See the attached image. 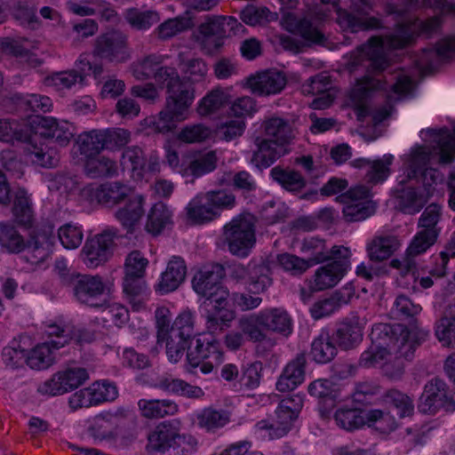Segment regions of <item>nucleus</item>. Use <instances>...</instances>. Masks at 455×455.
Returning <instances> with one entry per match:
<instances>
[{"mask_svg": "<svg viewBox=\"0 0 455 455\" xmlns=\"http://www.w3.org/2000/svg\"><path fill=\"white\" fill-rule=\"evenodd\" d=\"M31 133L28 127L19 124L15 121L0 120V140L14 144L25 143V148L30 143Z\"/></svg>", "mask_w": 455, "mask_h": 455, "instance_id": "52", "label": "nucleus"}, {"mask_svg": "<svg viewBox=\"0 0 455 455\" xmlns=\"http://www.w3.org/2000/svg\"><path fill=\"white\" fill-rule=\"evenodd\" d=\"M437 240L435 234L426 233V231H419L406 251L404 264L408 270L415 267L413 258L427 251Z\"/></svg>", "mask_w": 455, "mask_h": 455, "instance_id": "46", "label": "nucleus"}, {"mask_svg": "<svg viewBox=\"0 0 455 455\" xmlns=\"http://www.w3.org/2000/svg\"><path fill=\"white\" fill-rule=\"evenodd\" d=\"M12 213L16 221L24 227H29L32 224L34 214L31 202L23 189H19L15 193Z\"/></svg>", "mask_w": 455, "mask_h": 455, "instance_id": "53", "label": "nucleus"}, {"mask_svg": "<svg viewBox=\"0 0 455 455\" xmlns=\"http://www.w3.org/2000/svg\"><path fill=\"white\" fill-rule=\"evenodd\" d=\"M194 100V91L185 86L180 87L177 93L169 94L165 108L158 116L150 121L152 128L160 133L173 131L177 124L187 118L188 109Z\"/></svg>", "mask_w": 455, "mask_h": 455, "instance_id": "10", "label": "nucleus"}, {"mask_svg": "<svg viewBox=\"0 0 455 455\" xmlns=\"http://www.w3.org/2000/svg\"><path fill=\"white\" fill-rule=\"evenodd\" d=\"M57 241L54 226L50 222L42 224L25 242L26 258L31 264H39L50 257Z\"/></svg>", "mask_w": 455, "mask_h": 455, "instance_id": "18", "label": "nucleus"}, {"mask_svg": "<svg viewBox=\"0 0 455 455\" xmlns=\"http://www.w3.org/2000/svg\"><path fill=\"white\" fill-rule=\"evenodd\" d=\"M261 312L243 316L239 319L240 331L251 342H261L267 337L264 331V321Z\"/></svg>", "mask_w": 455, "mask_h": 455, "instance_id": "49", "label": "nucleus"}, {"mask_svg": "<svg viewBox=\"0 0 455 455\" xmlns=\"http://www.w3.org/2000/svg\"><path fill=\"white\" fill-rule=\"evenodd\" d=\"M144 196L136 195L131 197L124 207L116 212V218L128 232H132L144 213Z\"/></svg>", "mask_w": 455, "mask_h": 455, "instance_id": "40", "label": "nucleus"}, {"mask_svg": "<svg viewBox=\"0 0 455 455\" xmlns=\"http://www.w3.org/2000/svg\"><path fill=\"white\" fill-rule=\"evenodd\" d=\"M371 346L360 356L359 365L363 368L381 367L391 355L408 358L413 349L409 331L403 324L376 323L370 334Z\"/></svg>", "mask_w": 455, "mask_h": 455, "instance_id": "4", "label": "nucleus"}, {"mask_svg": "<svg viewBox=\"0 0 455 455\" xmlns=\"http://www.w3.org/2000/svg\"><path fill=\"white\" fill-rule=\"evenodd\" d=\"M345 274L342 264L328 263L315 271L309 283V288L313 291L331 289L339 283Z\"/></svg>", "mask_w": 455, "mask_h": 455, "instance_id": "30", "label": "nucleus"}, {"mask_svg": "<svg viewBox=\"0 0 455 455\" xmlns=\"http://www.w3.org/2000/svg\"><path fill=\"white\" fill-rule=\"evenodd\" d=\"M83 83V75L76 69L55 72L45 77V84L58 91L71 89L76 84Z\"/></svg>", "mask_w": 455, "mask_h": 455, "instance_id": "59", "label": "nucleus"}, {"mask_svg": "<svg viewBox=\"0 0 455 455\" xmlns=\"http://www.w3.org/2000/svg\"><path fill=\"white\" fill-rule=\"evenodd\" d=\"M228 96L221 90H213L200 101L197 112L201 116H208L218 111L228 102Z\"/></svg>", "mask_w": 455, "mask_h": 455, "instance_id": "64", "label": "nucleus"}, {"mask_svg": "<svg viewBox=\"0 0 455 455\" xmlns=\"http://www.w3.org/2000/svg\"><path fill=\"white\" fill-rule=\"evenodd\" d=\"M112 286L99 275L79 274L69 279V287L75 299L79 303L94 308L103 307L109 303Z\"/></svg>", "mask_w": 455, "mask_h": 455, "instance_id": "8", "label": "nucleus"}, {"mask_svg": "<svg viewBox=\"0 0 455 455\" xmlns=\"http://www.w3.org/2000/svg\"><path fill=\"white\" fill-rule=\"evenodd\" d=\"M285 28L288 31L300 36L304 40L321 44L324 36L307 17H299L296 14L289 13L285 18Z\"/></svg>", "mask_w": 455, "mask_h": 455, "instance_id": "37", "label": "nucleus"}, {"mask_svg": "<svg viewBox=\"0 0 455 455\" xmlns=\"http://www.w3.org/2000/svg\"><path fill=\"white\" fill-rule=\"evenodd\" d=\"M271 271L267 264L254 265L250 273V291L260 293L272 284Z\"/></svg>", "mask_w": 455, "mask_h": 455, "instance_id": "61", "label": "nucleus"}, {"mask_svg": "<svg viewBox=\"0 0 455 455\" xmlns=\"http://www.w3.org/2000/svg\"><path fill=\"white\" fill-rule=\"evenodd\" d=\"M164 57L159 54H148L134 61L131 69L137 80L154 78L160 88H165L168 94L177 93L184 86L180 76L172 67L163 66Z\"/></svg>", "mask_w": 455, "mask_h": 455, "instance_id": "6", "label": "nucleus"}, {"mask_svg": "<svg viewBox=\"0 0 455 455\" xmlns=\"http://www.w3.org/2000/svg\"><path fill=\"white\" fill-rule=\"evenodd\" d=\"M187 266L180 257L173 256L168 262L165 271L161 275L157 284L162 293H168L175 291L185 281Z\"/></svg>", "mask_w": 455, "mask_h": 455, "instance_id": "29", "label": "nucleus"}, {"mask_svg": "<svg viewBox=\"0 0 455 455\" xmlns=\"http://www.w3.org/2000/svg\"><path fill=\"white\" fill-rule=\"evenodd\" d=\"M336 424L347 430L353 431L364 426L368 422L377 423V428L382 431H393L396 428V422L388 413L380 410L365 411L355 407H341L334 414Z\"/></svg>", "mask_w": 455, "mask_h": 455, "instance_id": "11", "label": "nucleus"}, {"mask_svg": "<svg viewBox=\"0 0 455 455\" xmlns=\"http://www.w3.org/2000/svg\"><path fill=\"white\" fill-rule=\"evenodd\" d=\"M225 276V269L220 264L204 267L198 270L192 278V288L195 292L211 301L223 296H229V291L221 283Z\"/></svg>", "mask_w": 455, "mask_h": 455, "instance_id": "15", "label": "nucleus"}, {"mask_svg": "<svg viewBox=\"0 0 455 455\" xmlns=\"http://www.w3.org/2000/svg\"><path fill=\"white\" fill-rule=\"evenodd\" d=\"M37 124L36 131L31 133L30 143L24 148L27 158L34 164L44 168L57 166L60 156L57 150L43 142L49 139L60 147H66L74 137V126L64 120H57L50 116H36L33 121Z\"/></svg>", "mask_w": 455, "mask_h": 455, "instance_id": "3", "label": "nucleus"}, {"mask_svg": "<svg viewBox=\"0 0 455 455\" xmlns=\"http://www.w3.org/2000/svg\"><path fill=\"white\" fill-rule=\"evenodd\" d=\"M270 175L275 181L290 192H299L307 185V180L300 172L279 165L270 171Z\"/></svg>", "mask_w": 455, "mask_h": 455, "instance_id": "44", "label": "nucleus"}, {"mask_svg": "<svg viewBox=\"0 0 455 455\" xmlns=\"http://www.w3.org/2000/svg\"><path fill=\"white\" fill-rule=\"evenodd\" d=\"M394 156L390 154L385 155L381 159L371 161L366 158L355 159L351 165L355 168L368 167L365 180L368 183L377 184L383 182L389 175V166L393 162Z\"/></svg>", "mask_w": 455, "mask_h": 455, "instance_id": "33", "label": "nucleus"}, {"mask_svg": "<svg viewBox=\"0 0 455 455\" xmlns=\"http://www.w3.org/2000/svg\"><path fill=\"white\" fill-rule=\"evenodd\" d=\"M186 350L189 371L200 367V371L204 374H207L223 362L220 344L213 338L198 335L196 338L195 346L188 345Z\"/></svg>", "mask_w": 455, "mask_h": 455, "instance_id": "13", "label": "nucleus"}, {"mask_svg": "<svg viewBox=\"0 0 455 455\" xmlns=\"http://www.w3.org/2000/svg\"><path fill=\"white\" fill-rule=\"evenodd\" d=\"M121 165L124 169L136 172L141 176L146 169V156L141 148L132 146L126 148L121 157Z\"/></svg>", "mask_w": 455, "mask_h": 455, "instance_id": "58", "label": "nucleus"}, {"mask_svg": "<svg viewBox=\"0 0 455 455\" xmlns=\"http://www.w3.org/2000/svg\"><path fill=\"white\" fill-rule=\"evenodd\" d=\"M400 243L395 235H380L374 236L366 245L369 259L380 262L390 258L399 248Z\"/></svg>", "mask_w": 455, "mask_h": 455, "instance_id": "32", "label": "nucleus"}, {"mask_svg": "<svg viewBox=\"0 0 455 455\" xmlns=\"http://www.w3.org/2000/svg\"><path fill=\"white\" fill-rule=\"evenodd\" d=\"M218 157L214 151L199 155L190 161L185 169V175H192L199 178L204 174L212 172L217 167Z\"/></svg>", "mask_w": 455, "mask_h": 455, "instance_id": "55", "label": "nucleus"}, {"mask_svg": "<svg viewBox=\"0 0 455 455\" xmlns=\"http://www.w3.org/2000/svg\"><path fill=\"white\" fill-rule=\"evenodd\" d=\"M276 420L269 423L267 420H260L256 424L259 430L268 432L270 439L280 438L285 435L291 428L292 422L297 419V415L291 414L288 410L282 409L280 405L275 411Z\"/></svg>", "mask_w": 455, "mask_h": 455, "instance_id": "36", "label": "nucleus"}, {"mask_svg": "<svg viewBox=\"0 0 455 455\" xmlns=\"http://www.w3.org/2000/svg\"><path fill=\"white\" fill-rule=\"evenodd\" d=\"M84 172L92 179L113 177L117 173V164L109 157L96 155L86 159Z\"/></svg>", "mask_w": 455, "mask_h": 455, "instance_id": "45", "label": "nucleus"}, {"mask_svg": "<svg viewBox=\"0 0 455 455\" xmlns=\"http://www.w3.org/2000/svg\"><path fill=\"white\" fill-rule=\"evenodd\" d=\"M144 276H124L123 291L127 301L136 311L144 307L147 285Z\"/></svg>", "mask_w": 455, "mask_h": 455, "instance_id": "42", "label": "nucleus"}, {"mask_svg": "<svg viewBox=\"0 0 455 455\" xmlns=\"http://www.w3.org/2000/svg\"><path fill=\"white\" fill-rule=\"evenodd\" d=\"M255 219L251 214H242L232 219L223 227V241L228 251L245 258L256 243Z\"/></svg>", "mask_w": 455, "mask_h": 455, "instance_id": "9", "label": "nucleus"}, {"mask_svg": "<svg viewBox=\"0 0 455 455\" xmlns=\"http://www.w3.org/2000/svg\"><path fill=\"white\" fill-rule=\"evenodd\" d=\"M92 55L110 63H124L131 59L128 38L120 30L98 36L93 42Z\"/></svg>", "mask_w": 455, "mask_h": 455, "instance_id": "14", "label": "nucleus"}, {"mask_svg": "<svg viewBox=\"0 0 455 455\" xmlns=\"http://www.w3.org/2000/svg\"><path fill=\"white\" fill-rule=\"evenodd\" d=\"M196 338L195 315L186 309L180 312L171 326L170 337L166 344V355L170 362L178 363L183 356L188 345Z\"/></svg>", "mask_w": 455, "mask_h": 455, "instance_id": "12", "label": "nucleus"}, {"mask_svg": "<svg viewBox=\"0 0 455 455\" xmlns=\"http://www.w3.org/2000/svg\"><path fill=\"white\" fill-rule=\"evenodd\" d=\"M225 38L221 16L210 19L198 28L197 40L207 53L212 54L223 45Z\"/></svg>", "mask_w": 455, "mask_h": 455, "instance_id": "25", "label": "nucleus"}, {"mask_svg": "<svg viewBox=\"0 0 455 455\" xmlns=\"http://www.w3.org/2000/svg\"><path fill=\"white\" fill-rule=\"evenodd\" d=\"M307 357L304 353L298 354L283 368L275 387L280 392H289L301 385L306 377Z\"/></svg>", "mask_w": 455, "mask_h": 455, "instance_id": "23", "label": "nucleus"}, {"mask_svg": "<svg viewBox=\"0 0 455 455\" xmlns=\"http://www.w3.org/2000/svg\"><path fill=\"white\" fill-rule=\"evenodd\" d=\"M440 26V16L426 20L416 19L400 24L394 33L385 37H371L366 44L359 46L356 52H352L348 61L349 68L355 70L362 67L368 73L351 91L350 99L355 108L362 113H366L368 100L377 90H390L387 95L389 101H396L402 96L410 94L412 90V80L403 72L389 74L383 81L370 76V74L380 73L388 67V50L402 49L418 36H430Z\"/></svg>", "mask_w": 455, "mask_h": 455, "instance_id": "1", "label": "nucleus"}, {"mask_svg": "<svg viewBox=\"0 0 455 455\" xmlns=\"http://www.w3.org/2000/svg\"><path fill=\"white\" fill-rule=\"evenodd\" d=\"M398 193L397 199L399 209L406 214H415L419 212L424 207L427 200L413 188H402Z\"/></svg>", "mask_w": 455, "mask_h": 455, "instance_id": "54", "label": "nucleus"}, {"mask_svg": "<svg viewBox=\"0 0 455 455\" xmlns=\"http://www.w3.org/2000/svg\"><path fill=\"white\" fill-rule=\"evenodd\" d=\"M418 409L424 414H435L440 409L455 411V401L449 397L446 384L440 379L428 381L419 397Z\"/></svg>", "mask_w": 455, "mask_h": 455, "instance_id": "19", "label": "nucleus"}, {"mask_svg": "<svg viewBox=\"0 0 455 455\" xmlns=\"http://www.w3.org/2000/svg\"><path fill=\"white\" fill-rule=\"evenodd\" d=\"M455 57V37L440 40L435 48L423 49L416 57L415 64L419 70L427 75L435 70L443 61Z\"/></svg>", "mask_w": 455, "mask_h": 455, "instance_id": "20", "label": "nucleus"}, {"mask_svg": "<svg viewBox=\"0 0 455 455\" xmlns=\"http://www.w3.org/2000/svg\"><path fill=\"white\" fill-rule=\"evenodd\" d=\"M345 204L342 212L346 221L357 222L366 220L376 212V204L373 201H363L358 203Z\"/></svg>", "mask_w": 455, "mask_h": 455, "instance_id": "56", "label": "nucleus"}, {"mask_svg": "<svg viewBox=\"0 0 455 455\" xmlns=\"http://www.w3.org/2000/svg\"><path fill=\"white\" fill-rule=\"evenodd\" d=\"M15 99L18 108L25 112L46 113L51 111L52 107V101L49 97L39 94L15 95Z\"/></svg>", "mask_w": 455, "mask_h": 455, "instance_id": "60", "label": "nucleus"}, {"mask_svg": "<svg viewBox=\"0 0 455 455\" xmlns=\"http://www.w3.org/2000/svg\"><path fill=\"white\" fill-rule=\"evenodd\" d=\"M175 422L164 421L158 424L154 431L148 436L147 450L151 451L161 452L168 454L173 439L175 438L176 432Z\"/></svg>", "mask_w": 455, "mask_h": 455, "instance_id": "31", "label": "nucleus"}, {"mask_svg": "<svg viewBox=\"0 0 455 455\" xmlns=\"http://www.w3.org/2000/svg\"><path fill=\"white\" fill-rule=\"evenodd\" d=\"M81 155L86 158L99 155L106 148V140L103 131L92 130L84 132L78 137L77 140Z\"/></svg>", "mask_w": 455, "mask_h": 455, "instance_id": "51", "label": "nucleus"}, {"mask_svg": "<svg viewBox=\"0 0 455 455\" xmlns=\"http://www.w3.org/2000/svg\"><path fill=\"white\" fill-rule=\"evenodd\" d=\"M138 408L140 415L148 419L173 416L179 411V405L170 399H140Z\"/></svg>", "mask_w": 455, "mask_h": 455, "instance_id": "34", "label": "nucleus"}, {"mask_svg": "<svg viewBox=\"0 0 455 455\" xmlns=\"http://www.w3.org/2000/svg\"><path fill=\"white\" fill-rule=\"evenodd\" d=\"M353 296L354 292L347 288L336 291L330 297L319 299L312 305L310 307L311 316L315 320L329 316L342 306L349 303Z\"/></svg>", "mask_w": 455, "mask_h": 455, "instance_id": "27", "label": "nucleus"}, {"mask_svg": "<svg viewBox=\"0 0 455 455\" xmlns=\"http://www.w3.org/2000/svg\"><path fill=\"white\" fill-rule=\"evenodd\" d=\"M336 341L343 349H350L358 345L363 339V325L356 315L347 317L335 331Z\"/></svg>", "mask_w": 455, "mask_h": 455, "instance_id": "28", "label": "nucleus"}, {"mask_svg": "<svg viewBox=\"0 0 455 455\" xmlns=\"http://www.w3.org/2000/svg\"><path fill=\"white\" fill-rule=\"evenodd\" d=\"M264 321V329L283 336L292 332V319L282 307L266 308L260 311Z\"/></svg>", "mask_w": 455, "mask_h": 455, "instance_id": "35", "label": "nucleus"}, {"mask_svg": "<svg viewBox=\"0 0 455 455\" xmlns=\"http://www.w3.org/2000/svg\"><path fill=\"white\" fill-rule=\"evenodd\" d=\"M25 241L16 228L7 222H0V251L20 253L24 251Z\"/></svg>", "mask_w": 455, "mask_h": 455, "instance_id": "47", "label": "nucleus"}, {"mask_svg": "<svg viewBox=\"0 0 455 455\" xmlns=\"http://www.w3.org/2000/svg\"><path fill=\"white\" fill-rule=\"evenodd\" d=\"M230 421V413L225 410L204 408L196 414L197 426L207 431H215Z\"/></svg>", "mask_w": 455, "mask_h": 455, "instance_id": "48", "label": "nucleus"}, {"mask_svg": "<svg viewBox=\"0 0 455 455\" xmlns=\"http://www.w3.org/2000/svg\"><path fill=\"white\" fill-rule=\"evenodd\" d=\"M186 211L188 218L199 224L211 221L220 215L218 211L213 210L206 193L195 196L188 203Z\"/></svg>", "mask_w": 455, "mask_h": 455, "instance_id": "38", "label": "nucleus"}, {"mask_svg": "<svg viewBox=\"0 0 455 455\" xmlns=\"http://www.w3.org/2000/svg\"><path fill=\"white\" fill-rule=\"evenodd\" d=\"M247 85L251 91L259 96L276 94L286 85V77L275 70H267L248 78Z\"/></svg>", "mask_w": 455, "mask_h": 455, "instance_id": "24", "label": "nucleus"}, {"mask_svg": "<svg viewBox=\"0 0 455 455\" xmlns=\"http://www.w3.org/2000/svg\"><path fill=\"white\" fill-rule=\"evenodd\" d=\"M172 223V212L164 203H156L151 208L146 224L148 233L159 235L168 225Z\"/></svg>", "mask_w": 455, "mask_h": 455, "instance_id": "50", "label": "nucleus"}, {"mask_svg": "<svg viewBox=\"0 0 455 455\" xmlns=\"http://www.w3.org/2000/svg\"><path fill=\"white\" fill-rule=\"evenodd\" d=\"M228 297L223 296L221 299L203 302V316L205 318L206 329L210 332L222 331L235 319V313L228 307Z\"/></svg>", "mask_w": 455, "mask_h": 455, "instance_id": "22", "label": "nucleus"}, {"mask_svg": "<svg viewBox=\"0 0 455 455\" xmlns=\"http://www.w3.org/2000/svg\"><path fill=\"white\" fill-rule=\"evenodd\" d=\"M421 137L430 146L413 147L408 155L403 156V172L405 177L399 183L404 184L411 180L420 178L429 197L435 187L444 180L443 174L435 168L427 165L437 158L439 164H450L455 156V140L447 129H427L421 131Z\"/></svg>", "mask_w": 455, "mask_h": 455, "instance_id": "2", "label": "nucleus"}, {"mask_svg": "<svg viewBox=\"0 0 455 455\" xmlns=\"http://www.w3.org/2000/svg\"><path fill=\"white\" fill-rule=\"evenodd\" d=\"M154 387L158 388L166 394L183 396L189 399H199L204 395V392L198 386L174 378L171 375L160 376L156 379Z\"/></svg>", "mask_w": 455, "mask_h": 455, "instance_id": "26", "label": "nucleus"}, {"mask_svg": "<svg viewBox=\"0 0 455 455\" xmlns=\"http://www.w3.org/2000/svg\"><path fill=\"white\" fill-rule=\"evenodd\" d=\"M435 334L444 347H455V309L450 307L444 310L435 322Z\"/></svg>", "mask_w": 455, "mask_h": 455, "instance_id": "43", "label": "nucleus"}, {"mask_svg": "<svg viewBox=\"0 0 455 455\" xmlns=\"http://www.w3.org/2000/svg\"><path fill=\"white\" fill-rule=\"evenodd\" d=\"M46 333L51 339L36 346L26 357L31 369L45 370L52 366L56 360V350L72 339L75 330L68 324L52 323L47 327Z\"/></svg>", "mask_w": 455, "mask_h": 455, "instance_id": "7", "label": "nucleus"}, {"mask_svg": "<svg viewBox=\"0 0 455 455\" xmlns=\"http://www.w3.org/2000/svg\"><path fill=\"white\" fill-rule=\"evenodd\" d=\"M352 12L339 9L337 22L344 30L352 33L360 30L375 29L381 26L375 17H367L372 6L370 0H351Z\"/></svg>", "mask_w": 455, "mask_h": 455, "instance_id": "17", "label": "nucleus"}, {"mask_svg": "<svg viewBox=\"0 0 455 455\" xmlns=\"http://www.w3.org/2000/svg\"><path fill=\"white\" fill-rule=\"evenodd\" d=\"M441 217V207L436 204H429L419 219L418 226L421 228L420 231L435 234V237L437 238L440 234V228L437 227V224L440 221Z\"/></svg>", "mask_w": 455, "mask_h": 455, "instance_id": "62", "label": "nucleus"}, {"mask_svg": "<svg viewBox=\"0 0 455 455\" xmlns=\"http://www.w3.org/2000/svg\"><path fill=\"white\" fill-rule=\"evenodd\" d=\"M338 349L328 330L323 329L311 343L310 355L317 363H330L337 355Z\"/></svg>", "mask_w": 455, "mask_h": 455, "instance_id": "39", "label": "nucleus"}, {"mask_svg": "<svg viewBox=\"0 0 455 455\" xmlns=\"http://www.w3.org/2000/svg\"><path fill=\"white\" fill-rule=\"evenodd\" d=\"M131 193V188L121 182H106L100 186H86L82 196L91 203L112 207L123 202Z\"/></svg>", "mask_w": 455, "mask_h": 455, "instance_id": "21", "label": "nucleus"}, {"mask_svg": "<svg viewBox=\"0 0 455 455\" xmlns=\"http://www.w3.org/2000/svg\"><path fill=\"white\" fill-rule=\"evenodd\" d=\"M383 402L397 410L400 418L412 414L414 411L413 402L410 396L398 389H389L382 396Z\"/></svg>", "mask_w": 455, "mask_h": 455, "instance_id": "57", "label": "nucleus"}, {"mask_svg": "<svg viewBox=\"0 0 455 455\" xmlns=\"http://www.w3.org/2000/svg\"><path fill=\"white\" fill-rule=\"evenodd\" d=\"M245 127L246 124L244 120L233 119L228 116L225 121H222L218 124L216 135L222 140L231 141L241 137Z\"/></svg>", "mask_w": 455, "mask_h": 455, "instance_id": "63", "label": "nucleus"}, {"mask_svg": "<svg viewBox=\"0 0 455 455\" xmlns=\"http://www.w3.org/2000/svg\"><path fill=\"white\" fill-rule=\"evenodd\" d=\"M117 237L118 229L108 227L101 233L87 239L82 250L84 263L91 268L105 263L113 253Z\"/></svg>", "mask_w": 455, "mask_h": 455, "instance_id": "16", "label": "nucleus"}, {"mask_svg": "<svg viewBox=\"0 0 455 455\" xmlns=\"http://www.w3.org/2000/svg\"><path fill=\"white\" fill-rule=\"evenodd\" d=\"M300 251L310 267L329 261L328 246L324 239L309 236L303 239Z\"/></svg>", "mask_w": 455, "mask_h": 455, "instance_id": "41", "label": "nucleus"}, {"mask_svg": "<svg viewBox=\"0 0 455 455\" xmlns=\"http://www.w3.org/2000/svg\"><path fill=\"white\" fill-rule=\"evenodd\" d=\"M264 133L269 139L255 140L258 150L252 155L251 162L259 169L267 168L278 158L288 153L286 146L294 139L291 124L286 119L273 116L262 124Z\"/></svg>", "mask_w": 455, "mask_h": 455, "instance_id": "5", "label": "nucleus"}]
</instances>
